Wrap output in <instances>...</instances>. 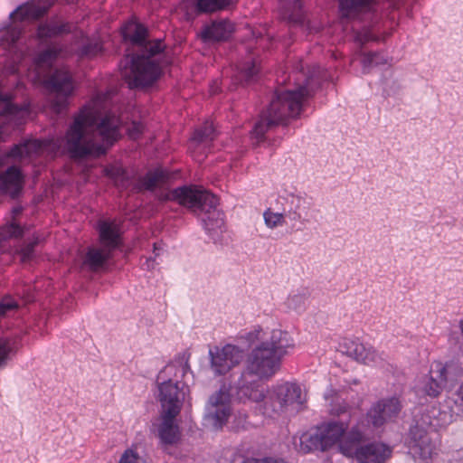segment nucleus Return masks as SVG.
<instances>
[{
	"label": "nucleus",
	"instance_id": "1",
	"mask_svg": "<svg viewBox=\"0 0 463 463\" xmlns=\"http://www.w3.org/2000/svg\"><path fill=\"white\" fill-rule=\"evenodd\" d=\"M239 338L251 350L235 383V399L268 417L298 411L306 401L300 386L283 383L269 389L259 381L271 378L279 370L282 358L294 350L291 334L280 327L255 326Z\"/></svg>",
	"mask_w": 463,
	"mask_h": 463
},
{
	"label": "nucleus",
	"instance_id": "2",
	"mask_svg": "<svg viewBox=\"0 0 463 463\" xmlns=\"http://www.w3.org/2000/svg\"><path fill=\"white\" fill-rule=\"evenodd\" d=\"M109 92L97 94L74 118L65 137L28 140L14 146L7 157L23 159L43 152L62 150L73 158L99 156L119 136V119L109 110Z\"/></svg>",
	"mask_w": 463,
	"mask_h": 463
},
{
	"label": "nucleus",
	"instance_id": "3",
	"mask_svg": "<svg viewBox=\"0 0 463 463\" xmlns=\"http://www.w3.org/2000/svg\"><path fill=\"white\" fill-rule=\"evenodd\" d=\"M401 410L396 398L383 400L374 404L348 432L340 444V451L346 457L354 458L358 463H384L392 455V449L379 441L360 446L365 439L376 435L380 429Z\"/></svg>",
	"mask_w": 463,
	"mask_h": 463
},
{
	"label": "nucleus",
	"instance_id": "4",
	"mask_svg": "<svg viewBox=\"0 0 463 463\" xmlns=\"http://www.w3.org/2000/svg\"><path fill=\"white\" fill-rule=\"evenodd\" d=\"M122 34L126 40L142 48L141 54L125 60V65L121 68L122 77L130 88L152 84L161 73L159 61L165 45L160 40L144 44L146 30L135 21H129L123 26Z\"/></svg>",
	"mask_w": 463,
	"mask_h": 463
},
{
	"label": "nucleus",
	"instance_id": "5",
	"mask_svg": "<svg viewBox=\"0 0 463 463\" xmlns=\"http://www.w3.org/2000/svg\"><path fill=\"white\" fill-rule=\"evenodd\" d=\"M300 70L303 79L299 80L302 82L298 83V88L294 90H280L276 93L268 110L255 124L251 131L253 137L260 139L270 127L284 124L288 118H297L300 114L303 99L312 92V81L315 78L324 77L321 75L320 67H313L307 72L303 67Z\"/></svg>",
	"mask_w": 463,
	"mask_h": 463
},
{
	"label": "nucleus",
	"instance_id": "6",
	"mask_svg": "<svg viewBox=\"0 0 463 463\" xmlns=\"http://www.w3.org/2000/svg\"><path fill=\"white\" fill-rule=\"evenodd\" d=\"M163 200L175 201L194 212H200L204 230L214 243L222 241L224 222L222 213L216 209L218 199L205 190L183 186L166 192Z\"/></svg>",
	"mask_w": 463,
	"mask_h": 463
},
{
	"label": "nucleus",
	"instance_id": "7",
	"mask_svg": "<svg viewBox=\"0 0 463 463\" xmlns=\"http://www.w3.org/2000/svg\"><path fill=\"white\" fill-rule=\"evenodd\" d=\"M61 50L52 46L40 53L34 61V69L30 71L28 78L34 83H44L55 94L52 109L55 112H61L67 106V97L74 90V85L69 72L63 69L57 70L48 80L46 70L53 61L61 56Z\"/></svg>",
	"mask_w": 463,
	"mask_h": 463
},
{
	"label": "nucleus",
	"instance_id": "8",
	"mask_svg": "<svg viewBox=\"0 0 463 463\" xmlns=\"http://www.w3.org/2000/svg\"><path fill=\"white\" fill-rule=\"evenodd\" d=\"M45 8L40 6L33 0L19 5L10 14V23L0 29V47L10 56V63L16 62L24 52L22 38L21 24L24 22H30L43 15ZM6 70L13 73L16 71L12 64H5Z\"/></svg>",
	"mask_w": 463,
	"mask_h": 463
},
{
	"label": "nucleus",
	"instance_id": "9",
	"mask_svg": "<svg viewBox=\"0 0 463 463\" xmlns=\"http://www.w3.org/2000/svg\"><path fill=\"white\" fill-rule=\"evenodd\" d=\"M187 366L179 364H166L157 375L158 400L160 412L180 413L182 404L189 396V388L178 383V378L184 375Z\"/></svg>",
	"mask_w": 463,
	"mask_h": 463
},
{
	"label": "nucleus",
	"instance_id": "10",
	"mask_svg": "<svg viewBox=\"0 0 463 463\" xmlns=\"http://www.w3.org/2000/svg\"><path fill=\"white\" fill-rule=\"evenodd\" d=\"M99 233L102 248L90 249L84 260V265L92 270L100 268L109 258L110 252L120 243L121 232L119 224L116 221H100Z\"/></svg>",
	"mask_w": 463,
	"mask_h": 463
},
{
	"label": "nucleus",
	"instance_id": "11",
	"mask_svg": "<svg viewBox=\"0 0 463 463\" xmlns=\"http://www.w3.org/2000/svg\"><path fill=\"white\" fill-rule=\"evenodd\" d=\"M232 413V395L227 386H222L208 399L203 415L205 428L219 430L228 422Z\"/></svg>",
	"mask_w": 463,
	"mask_h": 463
},
{
	"label": "nucleus",
	"instance_id": "12",
	"mask_svg": "<svg viewBox=\"0 0 463 463\" xmlns=\"http://www.w3.org/2000/svg\"><path fill=\"white\" fill-rule=\"evenodd\" d=\"M456 364L452 362L431 364L429 374L422 377L416 385L417 392L430 397H437L447 383L454 378Z\"/></svg>",
	"mask_w": 463,
	"mask_h": 463
},
{
	"label": "nucleus",
	"instance_id": "13",
	"mask_svg": "<svg viewBox=\"0 0 463 463\" xmlns=\"http://www.w3.org/2000/svg\"><path fill=\"white\" fill-rule=\"evenodd\" d=\"M347 428V421L342 420L322 423L317 428L315 434L310 437V440L315 448L321 450L331 449L336 444L340 449V444L348 436V433L345 435Z\"/></svg>",
	"mask_w": 463,
	"mask_h": 463
},
{
	"label": "nucleus",
	"instance_id": "14",
	"mask_svg": "<svg viewBox=\"0 0 463 463\" xmlns=\"http://www.w3.org/2000/svg\"><path fill=\"white\" fill-rule=\"evenodd\" d=\"M210 367L214 375H225L239 365L243 359V351L234 345L214 347L209 351Z\"/></svg>",
	"mask_w": 463,
	"mask_h": 463
},
{
	"label": "nucleus",
	"instance_id": "15",
	"mask_svg": "<svg viewBox=\"0 0 463 463\" xmlns=\"http://www.w3.org/2000/svg\"><path fill=\"white\" fill-rule=\"evenodd\" d=\"M178 414L160 412L159 417L153 423V432L161 445L173 446L181 440L182 431L176 420Z\"/></svg>",
	"mask_w": 463,
	"mask_h": 463
},
{
	"label": "nucleus",
	"instance_id": "16",
	"mask_svg": "<svg viewBox=\"0 0 463 463\" xmlns=\"http://www.w3.org/2000/svg\"><path fill=\"white\" fill-rule=\"evenodd\" d=\"M340 349L348 357L367 365H378L384 360L383 354L357 339H345Z\"/></svg>",
	"mask_w": 463,
	"mask_h": 463
},
{
	"label": "nucleus",
	"instance_id": "17",
	"mask_svg": "<svg viewBox=\"0 0 463 463\" xmlns=\"http://www.w3.org/2000/svg\"><path fill=\"white\" fill-rule=\"evenodd\" d=\"M411 434L410 451L413 457L426 460L436 454L437 440H433L426 431L416 428L411 431Z\"/></svg>",
	"mask_w": 463,
	"mask_h": 463
},
{
	"label": "nucleus",
	"instance_id": "18",
	"mask_svg": "<svg viewBox=\"0 0 463 463\" xmlns=\"http://www.w3.org/2000/svg\"><path fill=\"white\" fill-rule=\"evenodd\" d=\"M234 0H184L180 8L185 10L187 15L195 12H215L232 5Z\"/></svg>",
	"mask_w": 463,
	"mask_h": 463
},
{
	"label": "nucleus",
	"instance_id": "19",
	"mask_svg": "<svg viewBox=\"0 0 463 463\" xmlns=\"http://www.w3.org/2000/svg\"><path fill=\"white\" fill-rule=\"evenodd\" d=\"M375 0H339V10L343 17L348 19L359 18L370 12Z\"/></svg>",
	"mask_w": 463,
	"mask_h": 463
},
{
	"label": "nucleus",
	"instance_id": "20",
	"mask_svg": "<svg viewBox=\"0 0 463 463\" xmlns=\"http://www.w3.org/2000/svg\"><path fill=\"white\" fill-rule=\"evenodd\" d=\"M0 115L5 116L14 125H20L29 115V110L27 107L14 106L7 96L0 93Z\"/></svg>",
	"mask_w": 463,
	"mask_h": 463
},
{
	"label": "nucleus",
	"instance_id": "21",
	"mask_svg": "<svg viewBox=\"0 0 463 463\" xmlns=\"http://www.w3.org/2000/svg\"><path fill=\"white\" fill-rule=\"evenodd\" d=\"M233 32V24L229 21L213 22L204 28L201 36L203 41H222L228 39Z\"/></svg>",
	"mask_w": 463,
	"mask_h": 463
},
{
	"label": "nucleus",
	"instance_id": "22",
	"mask_svg": "<svg viewBox=\"0 0 463 463\" xmlns=\"http://www.w3.org/2000/svg\"><path fill=\"white\" fill-rule=\"evenodd\" d=\"M4 189L12 196H15L23 186V175L14 166L9 167L1 177Z\"/></svg>",
	"mask_w": 463,
	"mask_h": 463
},
{
	"label": "nucleus",
	"instance_id": "23",
	"mask_svg": "<svg viewBox=\"0 0 463 463\" xmlns=\"http://www.w3.org/2000/svg\"><path fill=\"white\" fill-rule=\"evenodd\" d=\"M289 202V209L286 212L293 221H300L303 213L307 209V200L299 194H289L287 197Z\"/></svg>",
	"mask_w": 463,
	"mask_h": 463
},
{
	"label": "nucleus",
	"instance_id": "24",
	"mask_svg": "<svg viewBox=\"0 0 463 463\" xmlns=\"http://www.w3.org/2000/svg\"><path fill=\"white\" fill-rule=\"evenodd\" d=\"M68 27V24H62L59 20H52L39 26L37 36L42 40L54 37L67 32Z\"/></svg>",
	"mask_w": 463,
	"mask_h": 463
},
{
	"label": "nucleus",
	"instance_id": "25",
	"mask_svg": "<svg viewBox=\"0 0 463 463\" xmlns=\"http://www.w3.org/2000/svg\"><path fill=\"white\" fill-rule=\"evenodd\" d=\"M286 216H288L286 212H276L270 207L262 213L264 224L269 230L282 228L286 224Z\"/></svg>",
	"mask_w": 463,
	"mask_h": 463
},
{
	"label": "nucleus",
	"instance_id": "26",
	"mask_svg": "<svg viewBox=\"0 0 463 463\" xmlns=\"http://www.w3.org/2000/svg\"><path fill=\"white\" fill-rule=\"evenodd\" d=\"M359 61L363 67V72L367 73L370 70L376 65L386 63L387 59L379 53H362L359 57Z\"/></svg>",
	"mask_w": 463,
	"mask_h": 463
},
{
	"label": "nucleus",
	"instance_id": "27",
	"mask_svg": "<svg viewBox=\"0 0 463 463\" xmlns=\"http://www.w3.org/2000/svg\"><path fill=\"white\" fill-rule=\"evenodd\" d=\"M446 403L452 414L463 416V383L451 397L446 400Z\"/></svg>",
	"mask_w": 463,
	"mask_h": 463
},
{
	"label": "nucleus",
	"instance_id": "28",
	"mask_svg": "<svg viewBox=\"0 0 463 463\" xmlns=\"http://www.w3.org/2000/svg\"><path fill=\"white\" fill-rule=\"evenodd\" d=\"M165 179V173L162 170L149 172L143 178L141 185L146 190H153L161 185Z\"/></svg>",
	"mask_w": 463,
	"mask_h": 463
},
{
	"label": "nucleus",
	"instance_id": "29",
	"mask_svg": "<svg viewBox=\"0 0 463 463\" xmlns=\"http://www.w3.org/2000/svg\"><path fill=\"white\" fill-rule=\"evenodd\" d=\"M213 132L214 128L213 123L206 122L203 128L194 132V137L190 141V148L196 146L204 141L211 140L213 138Z\"/></svg>",
	"mask_w": 463,
	"mask_h": 463
},
{
	"label": "nucleus",
	"instance_id": "30",
	"mask_svg": "<svg viewBox=\"0 0 463 463\" xmlns=\"http://www.w3.org/2000/svg\"><path fill=\"white\" fill-rule=\"evenodd\" d=\"M307 302V295L305 292H293L287 298V307L295 311L302 310Z\"/></svg>",
	"mask_w": 463,
	"mask_h": 463
},
{
	"label": "nucleus",
	"instance_id": "31",
	"mask_svg": "<svg viewBox=\"0 0 463 463\" xmlns=\"http://www.w3.org/2000/svg\"><path fill=\"white\" fill-rule=\"evenodd\" d=\"M23 234V229L15 222H11L0 228V241L17 238Z\"/></svg>",
	"mask_w": 463,
	"mask_h": 463
},
{
	"label": "nucleus",
	"instance_id": "32",
	"mask_svg": "<svg viewBox=\"0 0 463 463\" xmlns=\"http://www.w3.org/2000/svg\"><path fill=\"white\" fill-rule=\"evenodd\" d=\"M14 350V343L11 340L0 338V367L6 364V362Z\"/></svg>",
	"mask_w": 463,
	"mask_h": 463
},
{
	"label": "nucleus",
	"instance_id": "33",
	"mask_svg": "<svg viewBox=\"0 0 463 463\" xmlns=\"http://www.w3.org/2000/svg\"><path fill=\"white\" fill-rule=\"evenodd\" d=\"M280 5L285 9V16L289 20L297 21L294 15L302 6L300 0H280Z\"/></svg>",
	"mask_w": 463,
	"mask_h": 463
},
{
	"label": "nucleus",
	"instance_id": "34",
	"mask_svg": "<svg viewBox=\"0 0 463 463\" xmlns=\"http://www.w3.org/2000/svg\"><path fill=\"white\" fill-rule=\"evenodd\" d=\"M76 51L78 52L80 56H92L97 54L100 51V46L99 43H78L76 47Z\"/></svg>",
	"mask_w": 463,
	"mask_h": 463
},
{
	"label": "nucleus",
	"instance_id": "35",
	"mask_svg": "<svg viewBox=\"0 0 463 463\" xmlns=\"http://www.w3.org/2000/svg\"><path fill=\"white\" fill-rule=\"evenodd\" d=\"M119 463H143V460L137 456V454L134 450L128 449L122 455Z\"/></svg>",
	"mask_w": 463,
	"mask_h": 463
},
{
	"label": "nucleus",
	"instance_id": "36",
	"mask_svg": "<svg viewBox=\"0 0 463 463\" xmlns=\"http://www.w3.org/2000/svg\"><path fill=\"white\" fill-rule=\"evenodd\" d=\"M144 126L140 122H132L131 125L128 128V134L130 138L136 139L139 137V135L143 132Z\"/></svg>",
	"mask_w": 463,
	"mask_h": 463
},
{
	"label": "nucleus",
	"instance_id": "37",
	"mask_svg": "<svg viewBox=\"0 0 463 463\" xmlns=\"http://www.w3.org/2000/svg\"><path fill=\"white\" fill-rule=\"evenodd\" d=\"M16 303L10 298H5L0 302V317L4 316L7 311L14 309Z\"/></svg>",
	"mask_w": 463,
	"mask_h": 463
},
{
	"label": "nucleus",
	"instance_id": "38",
	"mask_svg": "<svg viewBox=\"0 0 463 463\" xmlns=\"http://www.w3.org/2000/svg\"><path fill=\"white\" fill-rule=\"evenodd\" d=\"M257 72L258 69L254 62L248 64L241 71V76L245 78L246 80H250Z\"/></svg>",
	"mask_w": 463,
	"mask_h": 463
},
{
	"label": "nucleus",
	"instance_id": "39",
	"mask_svg": "<svg viewBox=\"0 0 463 463\" xmlns=\"http://www.w3.org/2000/svg\"><path fill=\"white\" fill-rule=\"evenodd\" d=\"M243 463H287L286 461L282 459H275L270 458H261V459H256V458H249Z\"/></svg>",
	"mask_w": 463,
	"mask_h": 463
},
{
	"label": "nucleus",
	"instance_id": "40",
	"mask_svg": "<svg viewBox=\"0 0 463 463\" xmlns=\"http://www.w3.org/2000/svg\"><path fill=\"white\" fill-rule=\"evenodd\" d=\"M36 242L37 241H34L33 242L29 243L26 247L22 249L21 255H22V260L24 261H25V260H29L31 258L33 246H34V244H36Z\"/></svg>",
	"mask_w": 463,
	"mask_h": 463
},
{
	"label": "nucleus",
	"instance_id": "41",
	"mask_svg": "<svg viewBox=\"0 0 463 463\" xmlns=\"http://www.w3.org/2000/svg\"><path fill=\"white\" fill-rule=\"evenodd\" d=\"M356 41H358L361 43H364L365 42H368L373 39L371 33L368 29H364L363 32H360L356 34L355 37Z\"/></svg>",
	"mask_w": 463,
	"mask_h": 463
},
{
	"label": "nucleus",
	"instance_id": "42",
	"mask_svg": "<svg viewBox=\"0 0 463 463\" xmlns=\"http://www.w3.org/2000/svg\"><path fill=\"white\" fill-rule=\"evenodd\" d=\"M146 264L147 269H154L155 267V261L148 259L146 260Z\"/></svg>",
	"mask_w": 463,
	"mask_h": 463
},
{
	"label": "nucleus",
	"instance_id": "43",
	"mask_svg": "<svg viewBox=\"0 0 463 463\" xmlns=\"http://www.w3.org/2000/svg\"><path fill=\"white\" fill-rule=\"evenodd\" d=\"M155 250V254H156V256H157V255H158V253L156 252V250H158V249L156 248V245H155V250Z\"/></svg>",
	"mask_w": 463,
	"mask_h": 463
},
{
	"label": "nucleus",
	"instance_id": "44",
	"mask_svg": "<svg viewBox=\"0 0 463 463\" xmlns=\"http://www.w3.org/2000/svg\"><path fill=\"white\" fill-rule=\"evenodd\" d=\"M19 212H20V210H19V209H15V210H14V213H18Z\"/></svg>",
	"mask_w": 463,
	"mask_h": 463
}]
</instances>
